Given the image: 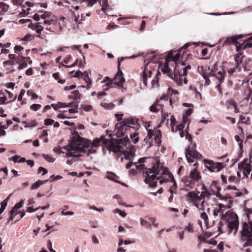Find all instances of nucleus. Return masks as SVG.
I'll use <instances>...</instances> for the list:
<instances>
[{"mask_svg":"<svg viewBox=\"0 0 252 252\" xmlns=\"http://www.w3.org/2000/svg\"><path fill=\"white\" fill-rule=\"evenodd\" d=\"M6 100V97L4 96L3 93L0 92V104H8L11 101L9 102H5Z\"/></svg>","mask_w":252,"mask_h":252,"instance_id":"37998d69","label":"nucleus"},{"mask_svg":"<svg viewBox=\"0 0 252 252\" xmlns=\"http://www.w3.org/2000/svg\"><path fill=\"white\" fill-rule=\"evenodd\" d=\"M148 64V63L145 64L144 69L140 74L142 81L145 87L147 86L148 81L151 78L152 74V71L147 68Z\"/></svg>","mask_w":252,"mask_h":252,"instance_id":"4468645a","label":"nucleus"},{"mask_svg":"<svg viewBox=\"0 0 252 252\" xmlns=\"http://www.w3.org/2000/svg\"><path fill=\"white\" fill-rule=\"evenodd\" d=\"M171 63L170 61H166L163 65V66L161 68L162 72L163 74H166L169 77L170 74H172V73L170 72V68L169 67V65H171Z\"/></svg>","mask_w":252,"mask_h":252,"instance_id":"4be33fe9","label":"nucleus"},{"mask_svg":"<svg viewBox=\"0 0 252 252\" xmlns=\"http://www.w3.org/2000/svg\"><path fill=\"white\" fill-rule=\"evenodd\" d=\"M189 126V123L188 124V127L186 129V136L185 137H186V139H187L189 142H191L192 141V136L187 131Z\"/></svg>","mask_w":252,"mask_h":252,"instance_id":"5fc2aeb1","label":"nucleus"},{"mask_svg":"<svg viewBox=\"0 0 252 252\" xmlns=\"http://www.w3.org/2000/svg\"><path fill=\"white\" fill-rule=\"evenodd\" d=\"M186 157L188 162L191 163L194 162L195 159H198L200 158V155L195 149V145L191 147L190 146L186 150Z\"/></svg>","mask_w":252,"mask_h":252,"instance_id":"9b49d317","label":"nucleus"},{"mask_svg":"<svg viewBox=\"0 0 252 252\" xmlns=\"http://www.w3.org/2000/svg\"><path fill=\"white\" fill-rule=\"evenodd\" d=\"M242 36L241 35H238L236 36H232L230 37H228L225 42L227 44H233L236 46V50L237 51H239L241 50L245 49L248 46L249 47L250 46L248 44H244L243 43L239 44L238 45H237L238 42L237 40L241 38Z\"/></svg>","mask_w":252,"mask_h":252,"instance_id":"9d476101","label":"nucleus"},{"mask_svg":"<svg viewBox=\"0 0 252 252\" xmlns=\"http://www.w3.org/2000/svg\"><path fill=\"white\" fill-rule=\"evenodd\" d=\"M100 105L107 110H111L114 108V104L112 103L101 102Z\"/></svg>","mask_w":252,"mask_h":252,"instance_id":"2f4dec72","label":"nucleus"},{"mask_svg":"<svg viewBox=\"0 0 252 252\" xmlns=\"http://www.w3.org/2000/svg\"><path fill=\"white\" fill-rule=\"evenodd\" d=\"M32 39V35L31 34H27L25 35L22 39L21 41H29Z\"/></svg>","mask_w":252,"mask_h":252,"instance_id":"864d4df0","label":"nucleus"},{"mask_svg":"<svg viewBox=\"0 0 252 252\" xmlns=\"http://www.w3.org/2000/svg\"><path fill=\"white\" fill-rule=\"evenodd\" d=\"M237 177L234 175L227 176L222 174L220 178L222 182L224 184H228L232 183H236L240 180L241 175L239 171L237 172Z\"/></svg>","mask_w":252,"mask_h":252,"instance_id":"ddd939ff","label":"nucleus"},{"mask_svg":"<svg viewBox=\"0 0 252 252\" xmlns=\"http://www.w3.org/2000/svg\"><path fill=\"white\" fill-rule=\"evenodd\" d=\"M81 108L85 111H89L92 109V106L91 105H83Z\"/></svg>","mask_w":252,"mask_h":252,"instance_id":"13d9d810","label":"nucleus"},{"mask_svg":"<svg viewBox=\"0 0 252 252\" xmlns=\"http://www.w3.org/2000/svg\"><path fill=\"white\" fill-rule=\"evenodd\" d=\"M138 121V120L134 119L132 118H128L125 119L121 123L124 124V126L127 127V129L132 127L137 129L139 127V125Z\"/></svg>","mask_w":252,"mask_h":252,"instance_id":"2eb2a0df","label":"nucleus"},{"mask_svg":"<svg viewBox=\"0 0 252 252\" xmlns=\"http://www.w3.org/2000/svg\"><path fill=\"white\" fill-rule=\"evenodd\" d=\"M24 49L23 47L17 45L14 47V51L16 53L18 52L21 51Z\"/></svg>","mask_w":252,"mask_h":252,"instance_id":"774afa93","label":"nucleus"},{"mask_svg":"<svg viewBox=\"0 0 252 252\" xmlns=\"http://www.w3.org/2000/svg\"><path fill=\"white\" fill-rule=\"evenodd\" d=\"M41 106L38 104H33L32 105L30 108L34 111H37L41 108Z\"/></svg>","mask_w":252,"mask_h":252,"instance_id":"bf43d9fd","label":"nucleus"},{"mask_svg":"<svg viewBox=\"0 0 252 252\" xmlns=\"http://www.w3.org/2000/svg\"><path fill=\"white\" fill-rule=\"evenodd\" d=\"M51 106H52L54 110H57L59 108L66 107L67 104L65 103L58 102L57 104H52Z\"/></svg>","mask_w":252,"mask_h":252,"instance_id":"c756f323","label":"nucleus"},{"mask_svg":"<svg viewBox=\"0 0 252 252\" xmlns=\"http://www.w3.org/2000/svg\"><path fill=\"white\" fill-rule=\"evenodd\" d=\"M76 88V85H71L69 86H66L64 88L63 90L64 91H67L69 90H72Z\"/></svg>","mask_w":252,"mask_h":252,"instance_id":"69168bd1","label":"nucleus"},{"mask_svg":"<svg viewBox=\"0 0 252 252\" xmlns=\"http://www.w3.org/2000/svg\"><path fill=\"white\" fill-rule=\"evenodd\" d=\"M115 134L118 137H121L124 136L125 131L127 129V127L124 126V124L121 122L117 124L115 126Z\"/></svg>","mask_w":252,"mask_h":252,"instance_id":"a211bd4d","label":"nucleus"},{"mask_svg":"<svg viewBox=\"0 0 252 252\" xmlns=\"http://www.w3.org/2000/svg\"><path fill=\"white\" fill-rule=\"evenodd\" d=\"M245 214L247 216L249 223H252V209H247L245 210Z\"/></svg>","mask_w":252,"mask_h":252,"instance_id":"473e14b6","label":"nucleus"},{"mask_svg":"<svg viewBox=\"0 0 252 252\" xmlns=\"http://www.w3.org/2000/svg\"><path fill=\"white\" fill-rule=\"evenodd\" d=\"M208 193H209L208 190H206V191L202 192L200 194L201 196L202 199L205 197H208L210 196Z\"/></svg>","mask_w":252,"mask_h":252,"instance_id":"338daca9","label":"nucleus"},{"mask_svg":"<svg viewBox=\"0 0 252 252\" xmlns=\"http://www.w3.org/2000/svg\"><path fill=\"white\" fill-rule=\"evenodd\" d=\"M23 204H24V200H22L19 203H16L13 208L15 209H18L23 206Z\"/></svg>","mask_w":252,"mask_h":252,"instance_id":"680f3d73","label":"nucleus"},{"mask_svg":"<svg viewBox=\"0 0 252 252\" xmlns=\"http://www.w3.org/2000/svg\"><path fill=\"white\" fill-rule=\"evenodd\" d=\"M149 220L151 221L154 227L156 228L158 227L159 224L157 222L156 219L155 217H150Z\"/></svg>","mask_w":252,"mask_h":252,"instance_id":"49530a36","label":"nucleus"},{"mask_svg":"<svg viewBox=\"0 0 252 252\" xmlns=\"http://www.w3.org/2000/svg\"><path fill=\"white\" fill-rule=\"evenodd\" d=\"M199 192L197 191L195 192L194 191H190L188 194V197L189 198V200L193 204V205L198 208L199 210H203L202 208L203 207L204 201L201 202L200 206L199 205L198 202L202 200L201 194L199 195Z\"/></svg>","mask_w":252,"mask_h":252,"instance_id":"6e6552de","label":"nucleus"},{"mask_svg":"<svg viewBox=\"0 0 252 252\" xmlns=\"http://www.w3.org/2000/svg\"><path fill=\"white\" fill-rule=\"evenodd\" d=\"M144 177L145 183L151 187L156 186L158 180H159L160 184H162L169 179H171V182L173 183L172 187L175 189L176 187V183L173 178V175L159 161H157L152 168L149 169L147 172H144Z\"/></svg>","mask_w":252,"mask_h":252,"instance_id":"f03ea898","label":"nucleus"},{"mask_svg":"<svg viewBox=\"0 0 252 252\" xmlns=\"http://www.w3.org/2000/svg\"><path fill=\"white\" fill-rule=\"evenodd\" d=\"M172 116L171 113H164L161 118V122L163 123L165 120L168 121L169 118Z\"/></svg>","mask_w":252,"mask_h":252,"instance_id":"c03bdc74","label":"nucleus"},{"mask_svg":"<svg viewBox=\"0 0 252 252\" xmlns=\"http://www.w3.org/2000/svg\"><path fill=\"white\" fill-rule=\"evenodd\" d=\"M238 169L245 177H247L251 172H252V161L248 159H244L238 164Z\"/></svg>","mask_w":252,"mask_h":252,"instance_id":"1a4fd4ad","label":"nucleus"},{"mask_svg":"<svg viewBox=\"0 0 252 252\" xmlns=\"http://www.w3.org/2000/svg\"><path fill=\"white\" fill-rule=\"evenodd\" d=\"M180 57V55L179 53H177L174 57H171V53L169 54L168 55V57L170 58V59H171V61H170L171 63H172L173 64H176V65H177V64H181V63H177V61H178L179 58Z\"/></svg>","mask_w":252,"mask_h":252,"instance_id":"b1692460","label":"nucleus"},{"mask_svg":"<svg viewBox=\"0 0 252 252\" xmlns=\"http://www.w3.org/2000/svg\"><path fill=\"white\" fill-rule=\"evenodd\" d=\"M189 176L195 183L198 182L201 179L200 173L197 171L196 168H194L190 171Z\"/></svg>","mask_w":252,"mask_h":252,"instance_id":"412c9836","label":"nucleus"},{"mask_svg":"<svg viewBox=\"0 0 252 252\" xmlns=\"http://www.w3.org/2000/svg\"><path fill=\"white\" fill-rule=\"evenodd\" d=\"M54 20V19L53 18V16H52L50 17V18L45 19L43 22V24L47 25H50L52 24Z\"/></svg>","mask_w":252,"mask_h":252,"instance_id":"3c124183","label":"nucleus"},{"mask_svg":"<svg viewBox=\"0 0 252 252\" xmlns=\"http://www.w3.org/2000/svg\"><path fill=\"white\" fill-rule=\"evenodd\" d=\"M140 224L142 226H146L148 228H150L151 224L148 221L144 219L143 218H140Z\"/></svg>","mask_w":252,"mask_h":252,"instance_id":"f704fd0d","label":"nucleus"},{"mask_svg":"<svg viewBox=\"0 0 252 252\" xmlns=\"http://www.w3.org/2000/svg\"><path fill=\"white\" fill-rule=\"evenodd\" d=\"M54 121L53 120L51 119H47L44 121V124L46 126L52 125L54 123Z\"/></svg>","mask_w":252,"mask_h":252,"instance_id":"e2e57ef3","label":"nucleus"},{"mask_svg":"<svg viewBox=\"0 0 252 252\" xmlns=\"http://www.w3.org/2000/svg\"><path fill=\"white\" fill-rule=\"evenodd\" d=\"M131 141L134 144L137 143L139 140V134L137 132H134L130 134Z\"/></svg>","mask_w":252,"mask_h":252,"instance_id":"cd10ccee","label":"nucleus"},{"mask_svg":"<svg viewBox=\"0 0 252 252\" xmlns=\"http://www.w3.org/2000/svg\"><path fill=\"white\" fill-rule=\"evenodd\" d=\"M204 162L208 164L207 168L211 172H219L225 166L222 162H215L212 160H205Z\"/></svg>","mask_w":252,"mask_h":252,"instance_id":"f8f14e48","label":"nucleus"},{"mask_svg":"<svg viewBox=\"0 0 252 252\" xmlns=\"http://www.w3.org/2000/svg\"><path fill=\"white\" fill-rule=\"evenodd\" d=\"M37 126V123L36 120H34L32 121L28 124H26V125L24 126L25 127H34Z\"/></svg>","mask_w":252,"mask_h":252,"instance_id":"a18cd8bd","label":"nucleus"},{"mask_svg":"<svg viewBox=\"0 0 252 252\" xmlns=\"http://www.w3.org/2000/svg\"><path fill=\"white\" fill-rule=\"evenodd\" d=\"M25 93V90L24 89L21 90V91L18 95V101H20L22 100V99L23 98V96H24Z\"/></svg>","mask_w":252,"mask_h":252,"instance_id":"0e129e2a","label":"nucleus"},{"mask_svg":"<svg viewBox=\"0 0 252 252\" xmlns=\"http://www.w3.org/2000/svg\"><path fill=\"white\" fill-rule=\"evenodd\" d=\"M19 66L18 67L19 69H22L26 67L27 65V63L31 64L32 61L30 60L29 57H20L18 58V61Z\"/></svg>","mask_w":252,"mask_h":252,"instance_id":"6ab92c4d","label":"nucleus"},{"mask_svg":"<svg viewBox=\"0 0 252 252\" xmlns=\"http://www.w3.org/2000/svg\"><path fill=\"white\" fill-rule=\"evenodd\" d=\"M42 157L45 158L47 161L49 162H54L55 160V158L52 157L50 155L43 154Z\"/></svg>","mask_w":252,"mask_h":252,"instance_id":"ea45409f","label":"nucleus"},{"mask_svg":"<svg viewBox=\"0 0 252 252\" xmlns=\"http://www.w3.org/2000/svg\"><path fill=\"white\" fill-rule=\"evenodd\" d=\"M113 84L118 87L123 88V84L125 82V79L123 77V74L121 70H119L116 74L115 78L113 79Z\"/></svg>","mask_w":252,"mask_h":252,"instance_id":"dca6fc26","label":"nucleus"},{"mask_svg":"<svg viewBox=\"0 0 252 252\" xmlns=\"http://www.w3.org/2000/svg\"><path fill=\"white\" fill-rule=\"evenodd\" d=\"M113 212L114 214L118 213L121 216H122L123 217H125L126 215V214L125 211H122L118 208H117V209H115L114 210H113Z\"/></svg>","mask_w":252,"mask_h":252,"instance_id":"79ce46f5","label":"nucleus"},{"mask_svg":"<svg viewBox=\"0 0 252 252\" xmlns=\"http://www.w3.org/2000/svg\"><path fill=\"white\" fill-rule=\"evenodd\" d=\"M166 96L161 97L158 101L154 103L150 108L151 111L153 112H162L163 104L161 103L162 100H166Z\"/></svg>","mask_w":252,"mask_h":252,"instance_id":"f3484780","label":"nucleus"},{"mask_svg":"<svg viewBox=\"0 0 252 252\" xmlns=\"http://www.w3.org/2000/svg\"><path fill=\"white\" fill-rule=\"evenodd\" d=\"M108 7V0H104L103 1L102 7L101 8L102 10L105 13H107Z\"/></svg>","mask_w":252,"mask_h":252,"instance_id":"de8ad7c7","label":"nucleus"},{"mask_svg":"<svg viewBox=\"0 0 252 252\" xmlns=\"http://www.w3.org/2000/svg\"><path fill=\"white\" fill-rule=\"evenodd\" d=\"M216 196L222 202L219 203L221 218L226 220L229 232L231 233L234 231V234H235L237 232L239 227L238 217L236 214L230 211H227L225 213V210L229 209L231 207V198L223 196L219 192L216 194Z\"/></svg>","mask_w":252,"mask_h":252,"instance_id":"7ed1b4c3","label":"nucleus"},{"mask_svg":"<svg viewBox=\"0 0 252 252\" xmlns=\"http://www.w3.org/2000/svg\"><path fill=\"white\" fill-rule=\"evenodd\" d=\"M150 127V125L148 124L145 126V127L148 131L147 137H148V139H145V143L143 146L146 148L148 149L150 148L153 145V140L151 139L153 136H154V140L155 143L158 145L161 143V131L159 129H158V126L157 127H154L153 129L149 128Z\"/></svg>","mask_w":252,"mask_h":252,"instance_id":"0eeeda50","label":"nucleus"},{"mask_svg":"<svg viewBox=\"0 0 252 252\" xmlns=\"http://www.w3.org/2000/svg\"><path fill=\"white\" fill-rule=\"evenodd\" d=\"M47 136H48L47 131L46 130H43L42 131V132L40 135V138L41 139H43L44 142L45 143H47L48 141V140L47 138Z\"/></svg>","mask_w":252,"mask_h":252,"instance_id":"c9c22d12","label":"nucleus"},{"mask_svg":"<svg viewBox=\"0 0 252 252\" xmlns=\"http://www.w3.org/2000/svg\"><path fill=\"white\" fill-rule=\"evenodd\" d=\"M182 182L184 183L185 187L189 189L192 188L195 185V182L190 178L189 176L184 177L182 179Z\"/></svg>","mask_w":252,"mask_h":252,"instance_id":"aec40b11","label":"nucleus"},{"mask_svg":"<svg viewBox=\"0 0 252 252\" xmlns=\"http://www.w3.org/2000/svg\"><path fill=\"white\" fill-rule=\"evenodd\" d=\"M9 8L8 5L6 4L3 2H0V9L3 12H6Z\"/></svg>","mask_w":252,"mask_h":252,"instance_id":"a19ab883","label":"nucleus"},{"mask_svg":"<svg viewBox=\"0 0 252 252\" xmlns=\"http://www.w3.org/2000/svg\"><path fill=\"white\" fill-rule=\"evenodd\" d=\"M234 60L237 64L236 66H238V65L242 63V58L239 55L235 56Z\"/></svg>","mask_w":252,"mask_h":252,"instance_id":"603ef678","label":"nucleus"},{"mask_svg":"<svg viewBox=\"0 0 252 252\" xmlns=\"http://www.w3.org/2000/svg\"><path fill=\"white\" fill-rule=\"evenodd\" d=\"M100 143L106 145L107 140L102 136L99 138H95L92 143L89 140L80 137H74L67 145L54 147L53 151L57 154L64 155V156L68 158L66 163L71 165L79 161L78 158L81 156V153H87L88 155L95 153V148Z\"/></svg>","mask_w":252,"mask_h":252,"instance_id":"f257e3e1","label":"nucleus"},{"mask_svg":"<svg viewBox=\"0 0 252 252\" xmlns=\"http://www.w3.org/2000/svg\"><path fill=\"white\" fill-rule=\"evenodd\" d=\"M39 23H38L37 24L35 25V27L34 30L38 33L36 36L39 37L40 38H43L42 35L40 34L41 32L43 30V27L39 25Z\"/></svg>","mask_w":252,"mask_h":252,"instance_id":"bb28decb","label":"nucleus"},{"mask_svg":"<svg viewBox=\"0 0 252 252\" xmlns=\"http://www.w3.org/2000/svg\"><path fill=\"white\" fill-rule=\"evenodd\" d=\"M240 121L242 123H244L246 125H249L250 123L249 118L246 116H241L240 117Z\"/></svg>","mask_w":252,"mask_h":252,"instance_id":"4c0bfd02","label":"nucleus"},{"mask_svg":"<svg viewBox=\"0 0 252 252\" xmlns=\"http://www.w3.org/2000/svg\"><path fill=\"white\" fill-rule=\"evenodd\" d=\"M72 95L70 96V98L73 99H79L81 94L80 93L79 91L78 90H75L72 93Z\"/></svg>","mask_w":252,"mask_h":252,"instance_id":"72a5a7b5","label":"nucleus"},{"mask_svg":"<svg viewBox=\"0 0 252 252\" xmlns=\"http://www.w3.org/2000/svg\"><path fill=\"white\" fill-rule=\"evenodd\" d=\"M191 67L185 63L178 64L175 67L174 71L169 77L172 79L178 86L182 85L183 77L187 75L188 71L190 70Z\"/></svg>","mask_w":252,"mask_h":252,"instance_id":"423d86ee","label":"nucleus"},{"mask_svg":"<svg viewBox=\"0 0 252 252\" xmlns=\"http://www.w3.org/2000/svg\"><path fill=\"white\" fill-rule=\"evenodd\" d=\"M0 205L1 207L0 209V214L4 211L7 204L6 203V201H3L1 202Z\"/></svg>","mask_w":252,"mask_h":252,"instance_id":"4d7b16f0","label":"nucleus"},{"mask_svg":"<svg viewBox=\"0 0 252 252\" xmlns=\"http://www.w3.org/2000/svg\"><path fill=\"white\" fill-rule=\"evenodd\" d=\"M9 160L13 161L15 163H23L26 161V158L23 157H21L19 156L16 155L9 158Z\"/></svg>","mask_w":252,"mask_h":252,"instance_id":"5701e85b","label":"nucleus"},{"mask_svg":"<svg viewBox=\"0 0 252 252\" xmlns=\"http://www.w3.org/2000/svg\"><path fill=\"white\" fill-rule=\"evenodd\" d=\"M125 140L128 143V147L126 148V150L123 149L121 146L118 145L117 142L113 141H108L107 140L108 149L109 151L115 153L120 152L121 157V161H123L124 159L131 160L134 156V148L129 143L128 138L127 137L125 138Z\"/></svg>","mask_w":252,"mask_h":252,"instance_id":"20e7f679","label":"nucleus"},{"mask_svg":"<svg viewBox=\"0 0 252 252\" xmlns=\"http://www.w3.org/2000/svg\"><path fill=\"white\" fill-rule=\"evenodd\" d=\"M240 241L243 247H252V223L243 222L241 224Z\"/></svg>","mask_w":252,"mask_h":252,"instance_id":"39448f33","label":"nucleus"},{"mask_svg":"<svg viewBox=\"0 0 252 252\" xmlns=\"http://www.w3.org/2000/svg\"><path fill=\"white\" fill-rule=\"evenodd\" d=\"M101 83H105V86L108 87H111L112 84H113V79H110L109 77L106 76L104 77Z\"/></svg>","mask_w":252,"mask_h":252,"instance_id":"c85d7f7f","label":"nucleus"},{"mask_svg":"<svg viewBox=\"0 0 252 252\" xmlns=\"http://www.w3.org/2000/svg\"><path fill=\"white\" fill-rule=\"evenodd\" d=\"M106 177L109 180L118 182V176L111 172H107Z\"/></svg>","mask_w":252,"mask_h":252,"instance_id":"393cba45","label":"nucleus"},{"mask_svg":"<svg viewBox=\"0 0 252 252\" xmlns=\"http://www.w3.org/2000/svg\"><path fill=\"white\" fill-rule=\"evenodd\" d=\"M53 77L58 81V82L60 84H63L65 83V80L63 79H61L59 77V73H55L53 74Z\"/></svg>","mask_w":252,"mask_h":252,"instance_id":"e433bc0d","label":"nucleus"},{"mask_svg":"<svg viewBox=\"0 0 252 252\" xmlns=\"http://www.w3.org/2000/svg\"><path fill=\"white\" fill-rule=\"evenodd\" d=\"M78 104L75 102H71L68 104H67L66 107H69L70 108H73L74 107H78Z\"/></svg>","mask_w":252,"mask_h":252,"instance_id":"052dcab7","label":"nucleus"},{"mask_svg":"<svg viewBox=\"0 0 252 252\" xmlns=\"http://www.w3.org/2000/svg\"><path fill=\"white\" fill-rule=\"evenodd\" d=\"M201 218L204 220L205 223H208V216L205 212H201L200 215Z\"/></svg>","mask_w":252,"mask_h":252,"instance_id":"6e6d98bb","label":"nucleus"},{"mask_svg":"<svg viewBox=\"0 0 252 252\" xmlns=\"http://www.w3.org/2000/svg\"><path fill=\"white\" fill-rule=\"evenodd\" d=\"M72 15L73 21L76 23L81 24V20L79 19V15L78 14L76 15L74 12H72Z\"/></svg>","mask_w":252,"mask_h":252,"instance_id":"58836bf2","label":"nucleus"},{"mask_svg":"<svg viewBox=\"0 0 252 252\" xmlns=\"http://www.w3.org/2000/svg\"><path fill=\"white\" fill-rule=\"evenodd\" d=\"M225 77V72L222 69L221 71H219L216 75V77L218 80L220 84L223 82Z\"/></svg>","mask_w":252,"mask_h":252,"instance_id":"a878e982","label":"nucleus"},{"mask_svg":"<svg viewBox=\"0 0 252 252\" xmlns=\"http://www.w3.org/2000/svg\"><path fill=\"white\" fill-rule=\"evenodd\" d=\"M47 182V180L37 181L35 183H34L32 185V186L31 187V189H37L40 187V186L45 184Z\"/></svg>","mask_w":252,"mask_h":252,"instance_id":"7c9ffc66","label":"nucleus"},{"mask_svg":"<svg viewBox=\"0 0 252 252\" xmlns=\"http://www.w3.org/2000/svg\"><path fill=\"white\" fill-rule=\"evenodd\" d=\"M97 1L100 2V0H88L87 6L93 7Z\"/></svg>","mask_w":252,"mask_h":252,"instance_id":"8fccbe9b","label":"nucleus"},{"mask_svg":"<svg viewBox=\"0 0 252 252\" xmlns=\"http://www.w3.org/2000/svg\"><path fill=\"white\" fill-rule=\"evenodd\" d=\"M51 14L48 12H45L44 13L40 15V17L42 19L45 20L47 18H50V17L52 16Z\"/></svg>","mask_w":252,"mask_h":252,"instance_id":"09e8293b","label":"nucleus"}]
</instances>
